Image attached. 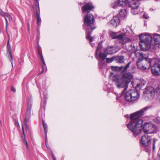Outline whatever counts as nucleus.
<instances>
[{"label": "nucleus", "mask_w": 160, "mask_h": 160, "mask_svg": "<svg viewBox=\"0 0 160 160\" xmlns=\"http://www.w3.org/2000/svg\"><path fill=\"white\" fill-rule=\"evenodd\" d=\"M151 108V106L146 107L130 115V121L127 124V126L134 135L141 133L142 129L144 132L147 133H152L156 132V126L155 125L151 122H145L142 126L143 121L139 119L144 115V111Z\"/></svg>", "instance_id": "nucleus-1"}, {"label": "nucleus", "mask_w": 160, "mask_h": 160, "mask_svg": "<svg viewBox=\"0 0 160 160\" xmlns=\"http://www.w3.org/2000/svg\"><path fill=\"white\" fill-rule=\"evenodd\" d=\"M133 77V75L130 72H128L124 73L121 78L116 77L113 78L112 81L116 83L118 88H124L123 90L120 93V96L124 94L128 88V83L131 81Z\"/></svg>", "instance_id": "nucleus-2"}, {"label": "nucleus", "mask_w": 160, "mask_h": 160, "mask_svg": "<svg viewBox=\"0 0 160 160\" xmlns=\"http://www.w3.org/2000/svg\"><path fill=\"white\" fill-rule=\"evenodd\" d=\"M83 27L86 30L87 38L90 36L92 31L97 28L94 16L90 13H87L83 17Z\"/></svg>", "instance_id": "nucleus-3"}, {"label": "nucleus", "mask_w": 160, "mask_h": 160, "mask_svg": "<svg viewBox=\"0 0 160 160\" xmlns=\"http://www.w3.org/2000/svg\"><path fill=\"white\" fill-rule=\"evenodd\" d=\"M138 60L137 62V67L139 69L145 70L149 69L151 66L152 59L145 57L143 53L139 54Z\"/></svg>", "instance_id": "nucleus-4"}, {"label": "nucleus", "mask_w": 160, "mask_h": 160, "mask_svg": "<svg viewBox=\"0 0 160 160\" xmlns=\"http://www.w3.org/2000/svg\"><path fill=\"white\" fill-rule=\"evenodd\" d=\"M139 38L140 40L139 45L141 48L143 46L146 50L150 48L152 39L150 34H143L142 33L140 35Z\"/></svg>", "instance_id": "nucleus-5"}, {"label": "nucleus", "mask_w": 160, "mask_h": 160, "mask_svg": "<svg viewBox=\"0 0 160 160\" xmlns=\"http://www.w3.org/2000/svg\"><path fill=\"white\" fill-rule=\"evenodd\" d=\"M139 97V93L137 91L135 90H130L126 92L125 98L127 102H133L137 100Z\"/></svg>", "instance_id": "nucleus-6"}, {"label": "nucleus", "mask_w": 160, "mask_h": 160, "mask_svg": "<svg viewBox=\"0 0 160 160\" xmlns=\"http://www.w3.org/2000/svg\"><path fill=\"white\" fill-rule=\"evenodd\" d=\"M95 8L94 6L91 2L87 3L81 7V10L83 13L86 12L87 13H90L91 11H93Z\"/></svg>", "instance_id": "nucleus-7"}, {"label": "nucleus", "mask_w": 160, "mask_h": 160, "mask_svg": "<svg viewBox=\"0 0 160 160\" xmlns=\"http://www.w3.org/2000/svg\"><path fill=\"white\" fill-rule=\"evenodd\" d=\"M139 3L138 1L133 0L132 2V4L131 6V12L133 14L135 15L141 13L143 12L142 10L141 11H138V9L139 8Z\"/></svg>", "instance_id": "nucleus-8"}, {"label": "nucleus", "mask_w": 160, "mask_h": 160, "mask_svg": "<svg viewBox=\"0 0 160 160\" xmlns=\"http://www.w3.org/2000/svg\"><path fill=\"white\" fill-rule=\"evenodd\" d=\"M151 137L146 134L142 137L141 142L142 145L148 146L151 144Z\"/></svg>", "instance_id": "nucleus-9"}, {"label": "nucleus", "mask_w": 160, "mask_h": 160, "mask_svg": "<svg viewBox=\"0 0 160 160\" xmlns=\"http://www.w3.org/2000/svg\"><path fill=\"white\" fill-rule=\"evenodd\" d=\"M151 72L155 76L160 74V63H154L151 67Z\"/></svg>", "instance_id": "nucleus-10"}, {"label": "nucleus", "mask_w": 160, "mask_h": 160, "mask_svg": "<svg viewBox=\"0 0 160 160\" xmlns=\"http://www.w3.org/2000/svg\"><path fill=\"white\" fill-rule=\"evenodd\" d=\"M119 19L118 15H117L114 17L113 19L108 22V24L111 26L116 28L119 25Z\"/></svg>", "instance_id": "nucleus-11"}, {"label": "nucleus", "mask_w": 160, "mask_h": 160, "mask_svg": "<svg viewBox=\"0 0 160 160\" xmlns=\"http://www.w3.org/2000/svg\"><path fill=\"white\" fill-rule=\"evenodd\" d=\"M105 53L107 54H111L116 52L114 47L111 46L108 47L104 50Z\"/></svg>", "instance_id": "nucleus-12"}, {"label": "nucleus", "mask_w": 160, "mask_h": 160, "mask_svg": "<svg viewBox=\"0 0 160 160\" xmlns=\"http://www.w3.org/2000/svg\"><path fill=\"white\" fill-rule=\"evenodd\" d=\"M1 15L3 16L5 19L6 23V26L8 25V21L12 19V17L10 15L1 10Z\"/></svg>", "instance_id": "nucleus-13"}, {"label": "nucleus", "mask_w": 160, "mask_h": 160, "mask_svg": "<svg viewBox=\"0 0 160 160\" xmlns=\"http://www.w3.org/2000/svg\"><path fill=\"white\" fill-rule=\"evenodd\" d=\"M117 33L115 32H112L110 33V35L111 38L113 39H120L122 38L123 37V34H120L118 35H117Z\"/></svg>", "instance_id": "nucleus-14"}, {"label": "nucleus", "mask_w": 160, "mask_h": 160, "mask_svg": "<svg viewBox=\"0 0 160 160\" xmlns=\"http://www.w3.org/2000/svg\"><path fill=\"white\" fill-rule=\"evenodd\" d=\"M115 61L117 63H123L124 62V57L122 56H115Z\"/></svg>", "instance_id": "nucleus-15"}, {"label": "nucleus", "mask_w": 160, "mask_h": 160, "mask_svg": "<svg viewBox=\"0 0 160 160\" xmlns=\"http://www.w3.org/2000/svg\"><path fill=\"white\" fill-rule=\"evenodd\" d=\"M107 57V54L105 53H100L98 55V59L100 61H103Z\"/></svg>", "instance_id": "nucleus-16"}, {"label": "nucleus", "mask_w": 160, "mask_h": 160, "mask_svg": "<svg viewBox=\"0 0 160 160\" xmlns=\"http://www.w3.org/2000/svg\"><path fill=\"white\" fill-rule=\"evenodd\" d=\"M40 14V10H37L36 11V18H37V23L38 26H39L40 25V22L41 21Z\"/></svg>", "instance_id": "nucleus-17"}, {"label": "nucleus", "mask_w": 160, "mask_h": 160, "mask_svg": "<svg viewBox=\"0 0 160 160\" xmlns=\"http://www.w3.org/2000/svg\"><path fill=\"white\" fill-rule=\"evenodd\" d=\"M32 107V106L31 104H28L27 109L25 113V116L30 117Z\"/></svg>", "instance_id": "nucleus-18"}, {"label": "nucleus", "mask_w": 160, "mask_h": 160, "mask_svg": "<svg viewBox=\"0 0 160 160\" xmlns=\"http://www.w3.org/2000/svg\"><path fill=\"white\" fill-rule=\"evenodd\" d=\"M122 34L123 37L122 38L119 39L120 40V43H121L122 44H125L127 42H129V41H130V39L126 37H124V34Z\"/></svg>", "instance_id": "nucleus-19"}, {"label": "nucleus", "mask_w": 160, "mask_h": 160, "mask_svg": "<svg viewBox=\"0 0 160 160\" xmlns=\"http://www.w3.org/2000/svg\"><path fill=\"white\" fill-rule=\"evenodd\" d=\"M128 3V0H118V3L120 6H125Z\"/></svg>", "instance_id": "nucleus-20"}, {"label": "nucleus", "mask_w": 160, "mask_h": 160, "mask_svg": "<svg viewBox=\"0 0 160 160\" xmlns=\"http://www.w3.org/2000/svg\"><path fill=\"white\" fill-rule=\"evenodd\" d=\"M154 41L156 44H158L160 42V35L158 34H156L153 37Z\"/></svg>", "instance_id": "nucleus-21"}, {"label": "nucleus", "mask_w": 160, "mask_h": 160, "mask_svg": "<svg viewBox=\"0 0 160 160\" xmlns=\"http://www.w3.org/2000/svg\"><path fill=\"white\" fill-rule=\"evenodd\" d=\"M147 90V94H150L151 96H152V95H153L154 94L155 91L153 88L152 87H149L148 89L146 88Z\"/></svg>", "instance_id": "nucleus-22"}, {"label": "nucleus", "mask_w": 160, "mask_h": 160, "mask_svg": "<svg viewBox=\"0 0 160 160\" xmlns=\"http://www.w3.org/2000/svg\"><path fill=\"white\" fill-rule=\"evenodd\" d=\"M131 62H129L125 67L121 66L119 67V69L122 71V72H124L127 71L130 65Z\"/></svg>", "instance_id": "nucleus-23"}, {"label": "nucleus", "mask_w": 160, "mask_h": 160, "mask_svg": "<svg viewBox=\"0 0 160 160\" xmlns=\"http://www.w3.org/2000/svg\"><path fill=\"white\" fill-rule=\"evenodd\" d=\"M30 117H28L27 116H25V118L24 121V123L25 125L26 128V129H28L29 128L28 126V123L29 121V119Z\"/></svg>", "instance_id": "nucleus-24"}, {"label": "nucleus", "mask_w": 160, "mask_h": 160, "mask_svg": "<svg viewBox=\"0 0 160 160\" xmlns=\"http://www.w3.org/2000/svg\"><path fill=\"white\" fill-rule=\"evenodd\" d=\"M126 11L125 9H121L119 12V15L122 17L124 18L126 16Z\"/></svg>", "instance_id": "nucleus-25"}, {"label": "nucleus", "mask_w": 160, "mask_h": 160, "mask_svg": "<svg viewBox=\"0 0 160 160\" xmlns=\"http://www.w3.org/2000/svg\"><path fill=\"white\" fill-rule=\"evenodd\" d=\"M90 34H90V36L88 38H87V33H86V38L87 39H88L91 45L92 46V47H93L95 46V45L94 44L92 43V41H93L94 37H91Z\"/></svg>", "instance_id": "nucleus-26"}, {"label": "nucleus", "mask_w": 160, "mask_h": 160, "mask_svg": "<svg viewBox=\"0 0 160 160\" xmlns=\"http://www.w3.org/2000/svg\"><path fill=\"white\" fill-rule=\"evenodd\" d=\"M99 68L103 70V69L105 67V63L102 61H100L98 63Z\"/></svg>", "instance_id": "nucleus-27"}, {"label": "nucleus", "mask_w": 160, "mask_h": 160, "mask_svg": "<svg viewBox=\"0 0 160 160\" xmlns=\"http://www.w3.org/2000/svg\"><path fill=\"white\" fill-rule=\"evenodd\" d=\"M106 61L108 63H110L114 61H115V56H113L111 58H106Z\"/></svg>", "instance_id": "nucleus-28"}, {"label": "nucleus", "mask_w": 160, "mask_h": 160, "mask_svg": "<svg viewBox=\"0 0 160 160\" xmlns=\"http://www.w3.org/2000/svg\"><path fill=\"white\" fill-rule=\"evenodd\" d=\"M43 126L44 129V133L46 136H47V133L48 132V127L46 124L45 123L44 121H42Z\"/></svg>", "instance_id": "nucleus-29"}, {"label": "nucleus", "mask_w": 160, "mask_h": 160, "mask_svg": "<svg viewBox=\"0 0 160 160\" xmlns=\"http://www.w3.org/2000/svg\"><path fill=\"white\" fill-rule=\"evenodd\" d=\"M41 59L42 62V68H43V69L45 68L46 67V66L43 57H42V58H41Z\"/></svg>", "instance_id": "nucleus-30"}, {"label": "nucleus", "mask_w": 160, "mask_h": 160, "mask_svg": "<svg viewBox=\"0 0 160 160\" xmlns=\"http://www.w3.org/2000/svg\"><path fill=\"white\" fill-rule=\"evenodd\" d=\"M9 59L10 61V62L12 65V61H13V57L12 55L11 51H10V52H9Z\"/></svg>", "instance_id": "nucleus-31"}, {"label": "nucleus", "mask_w": 160, "mask_h": 160, "mask_svg": "<svg viewBox=\"0 0 160 160\" xmlns=\"http://www.w3.org/2000/svg\"><path fill=\"white\" fill-rule=\"evenodd\" d=\"M101 48V46L98 45V46L97 47V49L96 51V55H97L98 52H99L100 51Z\"/></svg>", "instance_id": "nucleus-32"}, {"label": "nucleus", "mask_w": 160, "mask_h": 160, "mask_svg": "<svg viewBox=\"0 0 160 160\" xmlns=\"http://www.w3.org/2000/svg\"><path fill=\"white\" fill-rule=\"evenodd\" d=\"M36 2L35 3L36 6H37L38 10L40 11V8L39 4V0H34Z\"/></svg>", "instance_id": "nucleus-33"}, {"label": "nucleus", "mask_w": 160, "mask_h": 160, "mask_svg": "<svg viewBox=\"0 0 160 160\" xmlns=\"http://www.w3.org/2000/svg\"><path fill=\"white\" fill-rule=\"evenodd\" d=\"M7 50H8V52H10V51H11V48L10 47V45L9 43V41H8V42L7 43Z\"/></svg>", "instance_id": "nucleus-34"}, {"label": "nucleus", "mask_w": 160, "mask_h": 160, "mask_svg": "<svg viewBox=\"0 0 160 160\" xmlns=\"http://www.w3.org/2000/svg\"><path fill=\"white\" fill-rule=\"evenodd\" d=\"M153 144H153L152 148H153V150H154L155 149V144L156 141H157V139H156L154 138H153Z\"/></svg>", "instance_id": "nucleus-35"}, {"label": "nucleus", "mask_w": 160, "mask_h": 160, "mask_svg": "<svg viewBox=\"0 0 160 160\" xmlns=\"http://www.w3.org/2000/svg\"><path fill=\"white\" fill-rule=\"evenodd\" d=\"M37 50H38V55L41 58L42 57H43L42 54V52L40 51V50H39V49L38 48Z\"/></svg>", "instance_id": "nucleus-36"}, {"label": "nucleus", "mask_w": 160, "mask_h": 160, "mask_svg": "<svg viewBox=\"0 0 160 160\" xmlns=\"http://www.w3.org/2000/svg\"><path fill=\"white\" fill-rule=\"evenodd\" d=\"M22 130L23 134L24 136V137H25V135L24 131V129H23V127H22ZM26 142H27V141L25 139V138H24V140L23 142V143L25 144V143H26Z\"/></svg>", "instance_id": "nucleus-37"}, {"label": "nucleus", "mask_w": 160, "mask_h": 160, "mask_svg": "<svg viewBox=\"0 0 160 160\" xmlns=\"http://www.w3.org/2000/svg\"><path fill=\"white\" fill-rule=\"evenodd\" d=\"M11 91L15 92H16V89L13 86L11 87Z\"/></svg>", "instance_id": "nucleus-38"}, {"label": "nucleus", "mask_w": 160, "mask_h": 160, "mask_svg": "<svg viewBox=\"0 0 160 160\" xmlns=\"http://www.w3.org/2000/svg\"><path fill=\"white\" fill-rule=\"evenodd\" d=\"M157 91L160 92V85L158 86L156 88Z\"/></svg>", "instance_id": "nucleus-39"}, {"label": "nucleus", "mask_w": 160, "mask_h": 160, "mask_svg": "<svg viewBox=\"0 0 160 160\" xmlns=\"http://www.w3.org/2000/svg\"><path fill=\"white\" fill-rule=\"evenodd\" d=\"M140 87V84H138L135 87V89H138V88Z\"/></svg>", "instance_id": "nucleus-40"}, {"label": "nucleus", "mask_w": 160, "mask_h": 160, "mask_svg": "<svg viewBox=\"0 0 160 160\" xmlns=\"http://www.w3.org/2000/svg\"><path fill=\"white\" fill-rule=\"evenodd\" d=\"M25 144L26 145L27 148L28 149V146L27 142H26V143H25Z\"/></svg>", "instance_id": "nucleus-41"}, {"label": "nucleus", "mask_w": 160, "mask_h": 160, "mask_svg": "<svg viewBox=\"0 0 160 160\" xmlns=\"http://www.w3.org/2000/svg\"><path fill=\"white\" fill-rule=\"evenodd\" d=\"M28 30L29 31L30 30V25L29 24H28Z\"/></svg>", "instance_id": "nucleus-42"}, {"label": "nucleus", "mask_w": 160, "mask_h": 160, "mask_svg": "<svg viewBox=\"0 0 160 160\" xmlns=\"http://www.w3.org/2000/svg\"><path fill=\"white\" fill-rule=\"evenodd\" d=\"M52 156L53 159H54V158H56L53 153L52 154Z\"/></svg>", "instance_id": "nucleus-43"}, {"label": "nucleus", "mask_w": 160, "mask_h": 160, "mask_svg": "<svg viewBox=\"0 0 160 160\" xmlns=\"http://www.w3.org/2000/svg\"><path fill=\"white\" fill-rule=\"evenodd\" d=\"M42 71L41 72V73H42L44 72V69L45 68H43H43H42Z\"/></svg>", "instance_id": "nucleus-44"}, {"label": "nucleus", "mask_w": 160, "mask_h": 160, "mask_svg": "<svg viewBox=\"0 0 160 160\" xmlns=\"http://www.w3.org/2000/svg\"><path fill=\"white\" fill-rule=\"evenodd\" d=\"M112 7H113V8H116V6H112Z\"/></svg>", "instance_id": "nucleus-45"}, {"label": "nucleus", "mask_w": 160, "mask_h": 160, "mask_svg": "<svg viewBox=\"0 0 160 160\" xmlns=\"http://www.w3.org/2000/svg\"><path fill=\"white\" fill-rule=\"evenodd\" d=\"M155 1L156 2H157L160 1V0H155Z\"/></svg>", "instance_id": "nucleus-46"}, {"label": "nucleus", "mask_w": 160, "mask_h": 160, "mask_svg": "<svg viewBox=\"0 0 160 160\" xmlns=\"http://www.w3.org/2000/svg\"><path fill=\"white\" fill-rule=\"evenodd\" d=\"M117 2H114V5H115L116 4H117Z\"/></svg>", "instance_id": "nucleus-47"}, {"label": "nucleus", "mask_w": 160, "mask_h": 160, "mask_svg": "<svg viewBox=\"0 0 160 160\" xmlns=\"http://www.w3.org/2000/svg\"><path fill=\"white\" fill-rule=\"evenodd\" d=\"M159 159H160V154L159 155Z\"/></svg>", "instance_id": "nucleus-48"}, {"label": "nucleus", "mask_w": 160, "mask_h": 160, "mask_svg": "<svg viewBox=\"0 0 160 160\" xmlns=\"http://www.w3.org/2000/svg\"><path fill=\"white\" fill-rule=\"evenodd\" d=\"M53 160H56V158H54Z\"/></svg>", "instance_id": "nucleus-49"}]
</instances>
